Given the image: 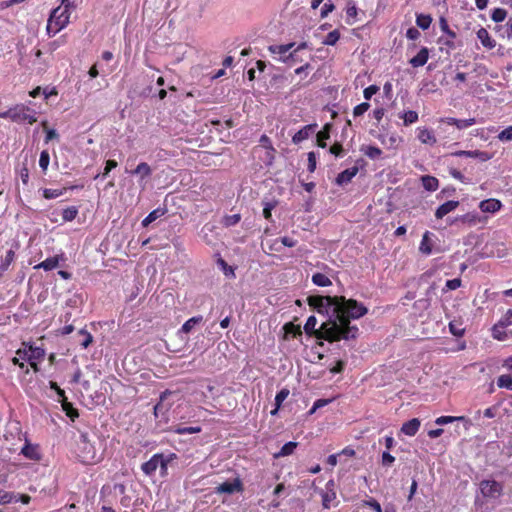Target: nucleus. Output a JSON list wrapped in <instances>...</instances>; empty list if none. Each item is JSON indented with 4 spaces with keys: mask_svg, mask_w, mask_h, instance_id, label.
<instances>
[{
    "mask_svg": "<svg viewBox=\"0 0 512 512\" xmlns=\"http://www.w3.org/2000/svg\"><path fill=\"white\" fill-rule=\"evenodd\" d=\"M420 425V420L418 418H413L402 425L401 432L407 436L412 437L416 435L420 428Z\"/></svg>",
    "mask_w": 512,
    "mask_h": 512,
    "instance_id": "obj_19",
    "label": "nucleus"
},
{
    "mask_svg": "<svg viewBox=\"0 0 512 512\" xmlns=\"http://www.w3.org/2000/svg\"><path fill=\"white\" fill-rule=\"evenodd\" d=\"M447 123L449 125H453L457 127L458 129H466L476 123L475 118H469V119H456V118H448Z\"/></svg>",
    "mask_w": 512,
    "mask_h": 512,
    "instance_id": "obj_26",
    "label": "nucleus"
},
{
    "mask_svg": "<svg viewBox=\"0 0 512 512\" xmlns=\"http://www.w3.org/2000/svg\"><path fill=\"white\" fill-rule=\"evenodd\" d=\"M317 124H309L302 127L298 132H296L292 137V142L294 144H300L306 139H308L316 130Z\"/></svg>",
    "mask_w": 512,
    "mask_h": 512,
    "instance_id": "obj_10",
    "label": "nucleus"
},
{
    "mask_svg": "<svg viewBox=\"0 0 512 512\" xmlns=\"http://www.w3.org/2000/svg\"><path fill=\"white\" fill-rule=\"evenodd\" d=\"M241 220V216L240 214H232V215H226L223 220H222V223L225 227H232V226H235L236 224H238Z\"/></svg>",
    "mask_w": 512,
    "mask_h": 512,
    "instance_id": "obj_49",
    "label": "nucleus"
},
{
    "mask_svg": "<svg viewBox=\"0 0 512 512\" xmlns=\"http://www.w3.org/2000/svg\"><path fill=\"white\" fill-rule=\"evenodd\" d=\"M399 117L403 119V123L405 126H409L418 121V113L413 110L403 112L399 115Z\"/></svg>",
    "mask_w": 512,
    "mask_h": 512,
    "instance_id": "obj_37",
    "label": "nucleus"
},
{
    "mask_svg": "<svg viewBox=\"0 0 512 512\" xmlns=\"http://www.w3.org/2000/svg\"><path fill=\"white\" fill-rule=\"evenodd\" d=\"M422 185L425 190L433 192L436 191L439 187V181L436 177L425 175L421 178Z\"/></svg>",
    "mask_w": 512,
    "mask_h": 512,
    "instance_id": "obj_29",
    "label": "nucleus"
},
{
    "mask_svg": "<svg viewBox=\"0 0 512 512\" xmlns=\"http://www.w3.org/2000/svg\"><path fill=\"white\" fill-rule=\"evenodd\" d=\"M21 454L30 460L37 461V460L41 459V453L39 451V447L37 445H33L30 443H26L22 447Z\"/></svg>",
    "mask_w": 512,
    "mask_h": 512,
    "instance_id": "obj_18",
    "label": "nucleus"
},
{
    "mask_svg": "<svg viewBox=\"0 0 512 512\" xmlns=\"http://www.w3.org/2000/svg\"><path fill=\"white\" fill-rule=\"evenodd\" d=\"M63 194L62 190L58 189H44L43 190V196L45 199H55Z\"/></svg>",
    "mask_w": 512,
    "mask_h": 512,
    "instance_id": "obj_62",
    "label": "nucleus"
},
{
    "mask_svg": "<svg viewBox=\"0 0 512 512\" xmlns=\"http://www.w3.org/2000/svg\"><path fill=\"white\" fill-rule=\"evenodd\" d=\"M481 495L486 499H497L502 495L503 486L495 480H482L479 483Z\"/></svg>",
    "mask_w": 512,
    "mask_h": 512,
    "instance_id": "obj_6",
    "label": "nucleus"
},
{
    "mask_svg": "<svg viewBox=\"0 0 512 512\" xmlns=\"http://www.w3.org/2000/svg\"><path fill=\"white\" fill-rule=\"evenodd\" d=\"M79 449H83L79 457L84 463H90L95 458V450L92 444L88 441V436L85 433L80 434L78 441Z\"/></svg>",
    "mask_w": 512,
    "mask_h": 512,
    "instance_id": "obj_7",
    "label": "nucleus"
},
{
    "mask_svg": "<svg viewBox=\"0 0 512 512\" xmlns=\"http://www.w3.org/2000/svg\"><path fill=\"white\" fill-rule=\"evenodd\" d=\"M11 121L33 124L37 121L36 112L24 104H17L12 107Z\"/></svg>",
    "mask_w": 512,
    "mask_h": 512,
    "instance_id": "obj_5",
    "label": "nucleus"
},
{
    "mask_svg": "<svg viewBox=\"0 0 512 512\" xmlns=\"http://www.w3.org/2000/svg\"><path fill=\"white\" fill-rule=\"evenodd\" d=\"M497 323L504 326L505 328H507L508 326H511L512 325V309H509Z\"/></svg>",
    "mask_w": 512,
    "mask_h": 512,
    "instance_id": "obj_63",
    "label": "nucleus"
},
{
    "mask_svg": "<svg viewBox=\"0 0 512 512\" xmlns=\"http://www.w3.org/2000/svg\"><path fill=\"white\" fill-rule=\"evenodd\" d=\"M439 26H440L441 31L443 33H445L450 38V40H447L445 42V44L448 45L449 47L453 48L454 43L452 40L456 38V33L449 28L448 22L444 17L440 18Z\"/></svg>",
    "mask_w": 512,
    "mask_h": 512,
    "instance_id": "obj_25",
    "label": "nucleus"
},
{
    "mask_svg": "<svg viewBox=\"0 0 512 512\" xmlns=\"http://www.w3.org/2000/svg\"><path fill=\"white\" fill-rule=\"evenodd\" d=\"M361 151L372 160H376L382 155L381 149L372 145L363 146Z\"/></svg>",
    "mask_w": 512,
    "mask_h": 512,
    "instance_id": "obj_33",
    "label": "nucleus"
},
{
    "mask_svg": "<svg viewBox=\"0 0 512 512\" xmlns=\"http://www.w3.org/2000/svg\"><path fill=\"white\" fill-rule=\"evenodd\" d=\"M79 335H81L83 337V339L80 342L81 347L84 348V349L88 348V346L93 341L92 335L88 331H86L85 329H81L79 331Z\"/></svg>",
    "mask_w": 512,
    "mask_h": 512,
    "instance_id": "obj_53",
    "label": "nucleus"
},
{
    "mask_svg": "<svg viewBox=\"0 0 512 512\" xmlns=\"http://www.w3.org/2000/svg\"><path fill=\"white\" fill-rule=\"evenodd\" d=\"M458 220H460L462 223H467L470 226H472L478 222L479 217L476 213H467V214L460 216L458 218Z\"/></svg>",
    "mask_w": 512,
    "mask_h": 512,
    "instance_id": "obj_52",
    "label": "nucleus"
},
{
    "mask_svg": "<svg viewBox=\"0 0 512 512\" xmlns=\"http://www.w3.org/2000/svg\"><path fill=\"white\" fill-rule=\"evenodd\" d=\"M289 396V390L286 388L281 389L275 396V408L271 411L272 415H275L279 408L281 407L282 403L286 400V398Z\"/></svg>",
    "mask_w": 512,
    "mask_h": 512,
    "instance_id": "obj_32",
    "label": "nucleus"
},
{
    "mask_svg": "<svg viewBox=\"0 0 512 512\" xmlns=\"http://www.w3.org/2000/svg\"><path fill=\"white\" fill-rule=\"evenodd\" d=\"M417 138L421 143L430 146H433L437 142L434 131L426 127L417 128Z\"/></svg>",
    "mask_w": 512,
    "mask_h": 512,
    "instance_id": "obj_11",
    "label": "nucleus"
},
{
    "mask_svg": "<svg viewBox=\"0 0 512 512\" xmlns=\"http://www.w3.org/2000/svg\"><path fill=\"white\" fill-rule=\"evenodd\" d=\"M322 496V505L324 508L328 509L332 506V502L336 499L335 491H323L321 493Z\"/></svg>",
    "mask_w": 512,
    "mask_h": 512,
    "instance_id": "obj_41",
    "label": "nucleus"
},
{
    "mask_svg": "<svg viewBox=\"0 0 512 512\" xmlns=\"http://www.w3.org/2000/svg\"><path fill=\"white\" fill-rule=\"evenodd\" d=\"M15 258V252L13 250H8L6 252L5 257L2 259V263L0 265L1 272H4L8 269L10 264L14 261Z\"/></svg>",
    "mask_w": 512,
    "mask_h": 512,
    "instance_id": "obj_47",
    "label": "nucleus"
},
{
    "mask_svg": "<svg viewBox=\"0 0 512 512\" xmlns=\"http://www.w3.org/2000/svg\"><path fill=\"white\" fill-rule=\"evenodd\" d=\"M70 16L71 14L66 11V8L58 6L53 9L47 21V34L49 36H54L64 29L69 23Z\"/></svg>",
    "mask_w": 512,
    "mask_h": 512,
    "instance_id": "obj_4",
    "label": "nucleus"
},
{
    "mask_svg": "<svg viewBox=\"0 0 512 512\" xmlns=\"http://www.w3.org/2000/svg\"><path fill=\"white\" fill-rule=\"evenodd\" d=\"M455 421H466L464 416H440L435 420L437 425H446Z\"/></svg>",
    "mask_w": 512,
    "mask_h": 512,
    "instance_id": "obj_42",
    "label": "nucleus"
},
{
    "mask_svg": "<svg viewBox=\"0 0 512 512\" xmlns=\"http://www.w3.org/2000/svg\"><path fill=\"white\" fill-rule=\"evenodd\" d=\"M456 156L459 157H468V158H477L480 161H488L491 159V154H489L486 151H480V150H472V151H458L455 153Z\"/></svg>",
    "mask_w": 512,
    "mask_h": 512,
    "instance_id": "obj_17",
    "label": "nucleus"
},
{
    "mask_svg": "<svg viewBox=\"0 0 512 512\" xmlns=\"http://www.w3.org/2000/svg\"><path fill=\"white\" fill-rule=\"evenodd\" d=\"M368 309L360 302L354 299H346L344 297V301H339V318L341 322V326H339L338 330H340L341 334H346V330L348 328H352L350 325L351 319H359L366 315Z\"/></svg>",
    "mask_w": 512,
    "mask_h": 512,
    "instance_id": "obj_2",
    "label": "nucleus"
},
{
    "mask_svg": "<svg viewBox=\"0 0 512 512\" xmlns=\"http://www.w3.org/2000/svg\"><path fill=\"white\" fill-rule=\"evenodd\" d=\"M506 328L499 323H496L492 328V336L494 339L499 341H505L508 339V333L505 330Z\"/></svg>",
    "mask_w": 512,
    "mask_h": 512,
    "instance_id": "obj_34",
    "label": "nucleus"
},
{
    "mask_svg": "<svg viewBox=\"0 0 512 512\" xmlns=\"http://www.w3.org/2000/svg\"><path fill=\"white\" fill-rule=\"evenodd\" d=\"M429 59V50L427 47H422L417 55L409 60L412 67L418 68L424 66Z\"/></svg>",
    "mask_w": 512,
    "mask_h": 512,
    "instance_id": "obj_15",
    "label": "nucleus"
},
{
    "mask_svg": "<svg viewBox=\"0 0 512 512\" xmlns=\"http://www.w3.org/2000/svg\"><path fill=\"white\" fill-rule=\"evenodd\" d=\"M11 502H17L16 495L12 492L0 489V505L9 504Z\"/></svg>",
    "mask_w": 512,
    "mask_h": 512,
    "instance_id": "obj_45",
    "label": "nucleus"
},
{
    "mask_svg": "<svg viewBox=\"0 0 512 512\" xmlns=\"http://www.w3.org/2000/svg\"><path fill=\"white\" fill-rule=\"evenodd\" d=\"M174 459H176V454H174V453H170L167 455H165L163 453L160 454V459H159L160 463H158V469L160 470V475L162 477L167 475L168 464Z\"/></svg>",
    "mask_w": 512,
    "mask_h": 512,
    "instance_id": "obj_23",
    "label": "nucleus"
},
{
    "mask_svg": "<svg viewBox=\"0 0 512 512\" xmlns=\"http://www.w3.org/2000/svg\"><path fill=\"white\" fill-rule=\"evenodd\" d=\"M496 31L500 33V36L503 38H507L509 40L512 39V19L510 18L509 21L504 26H498L496 27Z\"/></svg>",
    "mask_w": 512,
    "mask_h": 512,
    "instance_id": "obj_39",
    "label": "nucleus"
},
{
    "mask_svg": "<svg viewBox=\"0 0 512 512\" xmlns=\"http://www.w3.org/2000/svg\"><path fill=\"white\" fill-rule=\"evenodd\" d=\"M370 108V104L368 102L360 103L359 105L355 106L353 109V115L355 117H359L366 113Z\"/></svg>",
    "mask_w": 512,
    "mask_h": 512,
    "instance_id": "obj_55",
    "label": "nucleus"
},
{
    "mask_svg": "<svg viewBox=\"0 0 512 512\" xmlns=\"http://www.w3.org/2000/svg\"><path fill=\"white\" fill-rule=\"evenodd\" d=\"M395 462V457L392 456L388 451H384L381 456V464L384 467H391Z\"/></svg>",
    "mask_w": 512,
    "mask_h": 512,
    "instance_id": "obj_59",
    "label": "nucleus"
},
{
    "mask_svg": "<svg viewBox=\"0 0 512 512\" xmlns=\"http://www.w3.org/2000/svg\"><path fill=\"white\" fill-rule=\"evenodd\" d=\"M172 431L176 434H196L201 432L200 426H183V425H176L172 427Z\"/></svg>",
    "mask_w": 512,
    "mask_h": 512,
    "instance_id": "obj_31",
    "label": "nucleus"
},
{
    "mask_svg": "<svg viewBox=\"0 0 512 512\" xmlns=\"http://www.w3.org/2000/svg\"><path fill=\"white\" fill-rule=\"evenodd\" d=\"M432 22V18L429 15L420 14L416 17V24L423 30H426L430 27Z\"/></svg>",
    "mask_w": 512,
    "mask_h": 512,
    "instance_id": "obj_44",
    "label": "nucleus"
},
{
    "mask_svg": "<svg viewBox=\"0 0 512 512\" xmlns=\"http://www.w3.org/2000/svg\"><path fill=\"white\" fill-rule=\"evenodd\" d=\"M497 138L501 142H508L512 141V125L508 126L507 128L503 129L498 135Z\"/></svg>",
    "mask_w": 512,
    "mask_h": 512,
    "instance_id": "obj_54",
    "label": "nucleus"
},
{
    "mask_svg": "<svg viewBox=\"0 0 512 512\" xmlns=\"http://www.w3.org/2000/svg\"><path fill=\"white\" fill-rule=\"evenodd\" d=\"M317 318L315 316H310L308 317L305 325H304V330L307 334L309 335H314L317 339H324V337H320L319 336V331L321 330V327L319 329L316 328L317 326Z\"/></svg>",
    "mask_w": 512,
    "mask_h": 512,
    "instance_id": "obj_21",
    "label": "nucleus"
},
{
    "mask_svg": "<svg viewBox=\"0 0 512 512\" xmlns=\"http://www.w3.org/2000/svg\"><path fill=\"white\" fill-rule=\"evenodd\" d=\"M58 265H59V258H58V256H54V257H49V258L45 259L44 261H42L41 263L36 265L35 268L43 269L45 271H50V270L57 268Z\"/></svg>",
    "mask_w": 512,
    "mask_h": 512,
    "instance_id": "obj_28",
    "label": "nucleus"
},
{
    "mask_svg": "<svg viewBox=\"0 0 512 512\" xmlns=\"http://www.w3.org/2000/svg\"><path fill=\"white\" fill-rule=\"evenodd\" d=\"M49 162H50V156H49V153L47 150H43L41 153H40V158H39V166L40 168L42 169L43 173L45 174L47 169H48V166H49Z\"/></svg>",
    "mask_w": 512,
    "mask_h": 512,
    "instance_id": "obj_51",
    "label": "nucleus"
},
{
    "mask_svg": "<svg viewBox=\"0 0 512 512\" xmlns=\"http://www.w3.org/2000/svg\"><path fill=\"white\" fill-rule=\"evenodd\" d=\"M277 60L289 65H292L299 61L297 57V51H295L294 49L293 51L290 50L287 56L278 57Z\"/></svg>",
    "mask_w": 512,
    "mask_h": 512,
    "instance_id": "obj_50",
    "label": "nucleus"
},
{
    "mask_svg": "<svg viewBox=\"0 0 512 512\" xmlns=\"http://www.w3.org/2000/svg\"><path fill=\"white\" fill-rule=\"evenodd\" d=\"M216 263L226 277L231 279L235 278L234 268L229 266L223 258L219 257Z\"/></svg>",
    "mask_w": 512,
    "mask_h": 512,
    "instance_id": "obj_36",
    "label": "nucleus"
},
{
    "mask_svg": "<svg viewBox=\"0 0 512 512\" xmlns=\"http://www.w3.org/2000/svg\"><path fill=\"white\" fill-rule=\"evenodd\" d=\"M165 214V209L157 208L151 211L143 220H142V226L147 227L152 222H154L156 219L160 218Z\"/></svg>",
    "mask_w": 512,
    "mask_h": 512,
    "instance_id": "obj_30",
    "label": "nucleus"
},
{
    "mask_svg": "<svg viewBox=\"0 0 512 512\" xmlns=\"http://www.w3.org/2000/svg\"><path fill=\"white\" fill-rule=\"evenodd\" d=\"M243 484L239 478H235L233 481H226L215 487L216 494H234L235 492H242Z\"/></svg>",
    "mask_w": 512,
    "mask_h": 512,
    "instance_id": "obj_8",
    "label": "nucleus"
},
{
    "mask_svg": "<svg viewBox=\"0 0 512 512\" xmlns=\"http://www.w3.org/2000/svg\"><path fill=\"white\" fill-rule=\"evenodd\" d=\"M309 305L317 310L319 314L327 316V320L321 324L319 336L324 337L329 342L340 340L355 339L359 329L353 325L352 328L346 330V334H341L338 330L341 326L339 318V301H344V296H311L308 299Z\"/></svg>",
    "mask_w": 512,
    "mask_h": 512,
    "instance_id": "obj_1",
    "label": "nucleus"
},
{
    "mask_svg": "<svg viewBox=\"0 0 512 512\" xmlns=\"http://www.w3.org/2000/svg\"><path fill=\"white\" fill-rule=\"evenodd\" d=\"M507 17V11L503 8H494L491 11V19L496 22L500 23L503 22Z\"/></svg>",
    "mask_w": 512,
    "mask_h": 512,
    "instance_id": "obj_43",
    "label": "nucleus"
},
{
    "mask_svg": "<svg viewBox=\"0 0 512 512\" xmlns=\"http://www.w3.org/2000/svg\"><path fill=\"white\" fill-rule=\"evenodd\" d=\"M432 236H433V234L430 233L429 231H426L423 234L422 240H421L420 246H419V250L421 253H423L425 255L432 254V246H433V241L431 239Z\"/></svg>",
    "mask_w": 512,
    "mask_h": 512,
    "instance_id": "obj_22",
    "label": "nucleus"
},
{
    "mask_svg": "<svg viewBox=\"0 0 512 512\" xmlns=\"http://www.w3.org/2000/svg\"><path fill=\"white\" fill-rule=\"evenodd\" d=\"M203 320L202 316H194L188 319L181 327V331L184 333H190L195 325L199 324Z\"/></svg>",
    "mask_w": 512,
    "mask_h": 512,
    "instance_id": "obj_38",
    "label": "nucleus"
},
{
    "mask_svg": "<svg viewBox=\"0 0 512 512\" xmlns=\"http://www.w3.org/2000/svg\"><path fill=\"white\" fill-rule=\"evenodd\" d=\"M459 206V201L450 200L440 205L435 212L437 219H442L447 214L453 212Z\"/></svg>",
    "mask_w": 512,
    "mask_h": 512,
    "instance_id": "obj_16",
    "label": "nucleus"
},
{
    "mask_svg": "<svg viewBox=\"0 0 512 512\" xmlns=\"http://www.w3.org/2000/svg\"><path fill=\"white\" fill-rule=\"evenodd\" d=\"M275 202H265L263 207V216L266 220L271 221L272 219V210L275 208Z\"/></svg>",
    "mask_w": 512,
    "mask_h": 512,
    "instance_id": "obj_56",
    "label": "nucleus"
},
{
    "mask_svg": "<svg viewBox=\"0 0 512 512\" xmlns=\"http://www.w3.org/2000/svg\"><path fill=\"white\" fill-rule=\"evenodd\" d=\"M62 405L67 416L70 417L71 419H74L79 416L78 411L75 408H73L70 403L66 402V400L62 402Z\"/></svg>",
    "mask_w": 512,
    "mask_h": 512,
    "instance_id": "obj_61",
    "label": "nucleus"
},
{
    "mask_svg": "<svg viewBox=\"0 0 512 512\" xmlns=\"http://www.w3.org/2000/svg\"><path fill=\"white\" fill-rule=\"evenodd\" d=\"M364 505L371 507L375 512H383L380 503L374 498H370L364 501Z\"/></svg>",
    "mask_w": 512,
    "mask_h": 512,
    "instance_id": "obj_64",
    "label": "nucleus"
},
{
    "mask_svg": "<svg viewBox=\"0 0 512 512\" xmlns=\"http://www.w3.org/2000/svg\"><path fill=\"white\" fill-rule=\"evenodd\" d=\"M497 386L499 388L512 390V375L503 374L497 378Z\"/></svg>",
    "mask_w": 512,
    "mask_h": 512,
    "instance_id": "obj_40",
    "label": "nucleus"
},
{
    "mask_svg": "<svg viewBox=\"0 0 512 512\" xmlns=\"http://www.w3.org/2000/svg\"><path fill=\"white\" fill-rule=\"evenodd\" d=\"M359 169L357 166L345 169L336 177V184L343 186L351 182V180L357 175Z\"/></svg>",
    "mask_w": 512,
    "mask_h": 512,
    "instance_id": "obj_13",
    "label": "nucleus"
},
{
    "mask_svg": "<svg viewBox=\"0 0 512 512\" xmlns=\"http://www.w3.org/2000/svg\"><path fill=\"white\" fill-rule=\"evenodd\" d=\"M462 284V281L460 278H454V279H451V280H447L446 281V284H445V289H443V291H448V290H456L458 289Z\"/></svg>",
    "mask_w": 512,
    "mask_h": 512,
    "instance_id": "obj_60",
    "label": "nucleus"
},
{
    "mask_svg": "<svg viewBox=\"0 0 512 512\" xmlns=\"http://www.w3.org/2000/svg\"><path fill=\"white\" fill-rule=\"evenodd\" d=\"M23 346V348H19L16 351V356L12 358V363L21 369L25 368V373H29V369L25 366L24 361L28 363L42 361L45 357V350L32 344L23 343Z\"/></svg>",
    "mask_w": 512,
    "mask_h": 512,
    "instance_id": "obj_3",
    "label": "nucleus"
},
{
    "mask_svg": "<svg viewBox=\"0 0 512 512\" xmlns=\"http://www.w3.org/2000/svg\"><path fill=\"white\" fill-rule=\"evenodd\" d=\"M78 214V209L75 206L67 207L62 212V218L65 222L72 221L76 218Z\"/></svg>",
    "mask_w": 512,
    "mask_h": 512,
    "instance_id": "obj_46",
    "label": "nucleus"
},
{
    "mask_svg": "<svg viewBox=\"0 0 512 512\" xmlns=\"http://www.w3.org/2000/svg\"><path fill=\"white\" fill-rule=\"evenodd\" d=\"M152 172V168L148 163L141 162L134 170L131 171V174L140 176L138 184L142 189H145L147 183L146 180L152 175Z\"/></svg>",
    "mask_w": 512,
    "mask_h": 512,
    "instance_id": "obj_9",
    "label": "nucleus"
},
{
    "mask_svg": "<svg viewBox=\"0 0 512 512\" xmlns=\"http://www.w3.org/2000/svg\"><path fill=\"white\" fill-rule=\"evenodd\" d=\"M298 446V443L297 442H294V441H289L287 443H285L279 452L275 453L274 454V457L275 458H281V457H286V456H289L291 454L294 453L295 449L297 448Z\"/></svg>",
    "mask_w": 512,
    "mask_h": 512,
    "instance_id": "obj_27",
    "label": "nucleus"
},
{
    "mask_svg": "<svg viewBox=\"0 0 512 512\" xmlns=\"http://www.w3.org/2000/svg\"><path fill=\"white\" fill-rule=\"evenodd\" d=\"M477 38L487 49H493L496 46V41L490 36L489 32L485 28H480L477 31Z\"/></svg>",
    "mask_w": 512,
    "mask_h": 512,
    "instance_id": "obj_20",
    "label": "nucleus"
},
{
    "mask_svg": "<svg viewBox=\"0 0 512 512\" xmlns=\"http://www.w3.org/2000/svg\"><path fill=\"white\" fill-rule=\"evenodd\" d=\"M160 454L161 453L154 454L148 461L141 465V470L145 475L151 477L155 474L156 470L158 469V463H160Z\"/></svg>",
    "mask_w": 512,
    "mask_h": 512,
    "instance_id": "obj_12",
    "label": "nucleus"
},
{
    "mask_svg": "<svg viewBox=\"0 0 512 512\" xmlns=\"http://www.w3.org/2000/svg\"><path fill=\"white\" fill-rule=\"evenodd\" d=\"M312 283L319 287H327L332 284L331 280L323 273H315L312 275Z\"/></svg>",
    "mask_w": 512,
    "mask_h": 512,
    "instance_id": "obj_35",
    "label": "nucleus"
},
{
    "mask_svg": "<svg viewBox=\"0 0 512 512\" xmlns=\"http://www.w3.org/2000/svg\"><path fill=\"white\" fill-rule=\"evenodd\" d=\"M81 2L82 0H62L60 7L71 13Z\"/></svg>",
    "mask_w": 512,
    "mask_h": 512,
    "instance_id": "obj_57",
    "label": "nucleus"
},
{
    "mask_svg": "<svg viewBox=\"0 0 512 512\" xmlns=\"http://www.w3.org/2000/svg\"><path fill=\"white\" fill-rule=\"evenodd\" d=\"M294 47H295V43H288V44H281V45L274 44V45H270L268 47V50L270 51V53L279 55V57H281V56H287L289 51L292 50Z\"/></svg>",
    "mask_w": 512,
    "mask_h": 512,
    "instance_id": "obj_24",
    "label": "nucleus"
},
{
    "mask_svg": "<svg viewBox=\"0 0 512 512\" xmlns=\"http://www.w3.org/2000/svg\"><path fill=\"white\" fill-rule=\"evenodd\" d=\"M340 38V33L338 30H333L331 32H329L327 34V36L325 37V39L323 40V44L324 45H329V46H333L337 43V41L339 40Z\"/></svg>",
    "mask_w": 512,
    "mask_h": 512,
    "instance_id": "obj_48",
    "label": "nucleus"
},
{
    "mask_svg": "<svg viewBox=\"0 0 512 512\" xmlns=\"http://www.w3.org/2000/svg\"><path fill=\"white\" fill-rule=\"evenodd\" d=\"M81 2L82 0H62L60 7L71 13Z\"/></svg>",
    "mask_w": 512,
    "mask_h": 512,
    "instance_id": "obj_58",
    "label": "nucleus"
},
{
    "mask_svg": "<svg viewBox=\"0 0 512 512\" xmlns=\"http://www.w3.org/2000/svg\"><path fill=\"white\" fill-rule=\"evenodd\" d=\"M502 207V203L494 198L483 200L479 203V208L484 213H496Z\"/></svg>",
    "mask_w": 512,
    "mask_h": 512,
    "instance_id": "obj_14",
    "label": "nucleus"
}]
</instances>
